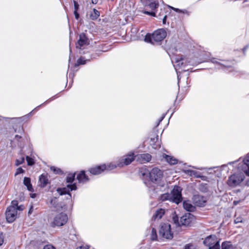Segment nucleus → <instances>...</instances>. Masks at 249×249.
Returning a JSON list of instances; mask_svg holds the SVG:
<instances>
[{
    "label": "nucleus",
    "instance_id": "obj_1",
    "mask_svg": "<svg viewBox=\"0 0 249 249\" xmlns=\"http://www.w3.org/2000/svg\"><path fill=\"white\" fill-rule=\"evenodd\" d=\"M167 36L166 31L163 29H158L152 34H147L144 37L146 42L155 44L163 40Z\"/></svg>",
    "mask_w": 249,
    "mask_h": 249
},
{
    "label": "nucleus",
    "instance_id": "obj_2",
    "mask_svg": "<svg viewBox=\"0 0 249 249\" xmlns=\"http://www.w3.org/2000/svg\"><path fill=\"white\" fill-rule=\"evenodd\" d=\"M17 204V200H14L12 201L11 205L7 208L5 212V216L6 221L8 223H12L18 217V212L15 208Z\"/></svg>",
    "mask_w": 249,
    "mask_h": 249
},
{
    "label": "nucleus",
    "instance_id": "obj_3",
    "mask_svg": "<svg viewBox=\"0 0 249 249\" xmlns=\"http://www.w3.org/2000/svg\"><path fill=\"white\" fill-rule=\"evenodd\" d=\"M67 215L63 213L56 214L53 218V221L51 222V226L54 228L55 227H61L64 225L68 221Z\"/></svg>",
    "mask_w": 249,
    "mask_h": 249
},
{
    "label": "nucleus",
    "instance_id": "obj_4",
    "mask_svg": "<svg viewBox=\"0 0 249 249\" xmlns=\"http://www.w3.org/2000/svg\"><path fill=\"white\" fill-rule=\"evenodd\" d=\"M159 234L162 237L171 239L173 237V233L171 231V226L168 223H161L159 230Z\"/></svg>",
    "mask_w": 249,
    "mask_h": 249
},
{
    "label": "nucleus",
    "instance_id": "obj_5",
    "mask_svg": "<svg viewBox=\"0 0 249 249\" xmlns=\"http://www.w3.org/2000/svg\"><path fill=\"white\" fill-rule=\"evenodd\" d=\"M219 242L214 235H210L203 241V244L208 247L209 249H220Z\"/></svg>",
    "mask_w": 249,
    "mask_h": 249
},
{
    "label": "nucleus",
    "instance_id": "obj_6",
    "mask_svg": "<svg viewBox=\"0 0 249 249\" xmlns=\"http://www.w3.org/2000/svg\"><path fill=\"white\" fill-rule=\"evenodd\" d=\"M244 180V176L241 174H233L231 176L227 181V184L231 187L239 185Z\"/></svg>",
    "mask_w": 249,
    "mask_h": 249
},
{
    "label": "nucleus",
    "instance_id": "obj_7",
    "mask_svg": "<svg viewBox=\"0 0 249 249\" xmlns=\"http://www.w3.org/2000/svg\"><path fill=\"white\" fill-rule=\"evenodd\" d=\"M163 177L162 171L158 168H154L149 173V178L151 181L158 183Z\"/></svg>",
    "mask_w": 249,
    "mask_h": 249
},
{
    "label": "nucleus",
    "instance_id": "obj_8",
    "mask_svg": "<svg viewBox=\"0 0 249 249\" xmlns=\"http://www.w3.org/2000/svg\"><path fill=\"white\" fill-rule=\"evenodd\" d=\"M171 195V199L176 204H178L182 200L181 189L180 187L175 186Z\"/></svg>",
    "mask_w": 249,
    "mask_h": 249
},
{
    "label": "nucleus",
    "instance_id": "obj_9",
    "mask_svg": "<svg viewBox=\"0 0 249 249\" xmlns=\"http://www.w3.org/2000/svg\"><path fill=\"white\" fill-rule=\"evenodd\" d=\"M221 62L217 61L215 58H212L210 59V62L212 63L221 66V69H228L233 65V63L231 61H226L224 60H219Z\"/></svg>",
    "mask_w": 249,
    "mask_h": 249
},
{
    "label": "nucleus",
    "instance_id": "obj_10",
    "mask_svg": "<svg viewBox=\"0 0 249 249\" xmlns=\"http://www.w3.org/2000/svg\"><path fill=\"white\" fill-rule=\"evenodd\" d=\"M195 219L194 216L190 213H187L180 217V226H188L193 222Z\"/></svg>",
    "mask_w": 249,
    "mask_h": 249
},
{
    "label": "nucleus",
    "instance_id": "obj_11",
    "mask_svg": "<svg viewBox=\"0 0 249 249\" xmlns=\"http://www.w3.org/2000/svg\"><path fill=\"white\" fill-rule=\"evenodd\" d=\"M152 156L148 153L138 154L135 156V160L140 163L148 162L151 160Z\"/></svg>",
    "mask_w": 249,
    "mask_h": 249
},
{
    "label": "nucleus",
    "instance_id": "obj_12",
    "mask_svg": "<svg viewBox=\"0 0 249 249\" xmlns=\"http://www.w3.org/2000/svg\"><path fill=\"white\" fill-rule=\"evenodd\" d=\"M77 188L75 184L68 185L67 188H58L57 191L60 195L68 194L70 198L71 197V195L70 192L72 190H75Z\"/></svg>",
    "mask_w": 249,
    "mask_h": 249
},
{
    "label": "nucleus",
    "instance_id": "obj_13",
    "mask_svg": "<svg viewBox=\"0 0 249 249\" xmlns=\"http://www.w3.org/2000/svg\"><path fill=\"white\" fill-rule=\"evenodd\" d=\"M89 44V40L84 33L79 35V38L77 41L76 47L81 49L82 47Z\"/></svg>",
    "mask_w": 249,
    "mask_h": 249
},
{
    "label": "nucleus",
    "instance_id": "obj_14",
    "mask_svg": "<svg viewBox=\"0 0 249 249\" xmlns=\"http://www.w3.org/2000/svg\"><path fill=\"white\" fill-rule=\"evenodd\" d=\"M134 160H135V156H134L133 153L129 154L126 156L124 159H122L117 164V166L122 167L124 165H128L130 164Z\"/></svg>",
    "mask_w": 249,
    "mask_h": 249
},
{
    "label": "nucleus",
    "instance_id": "obj_15",
    "mask_svg": "<svg viewBox=\"0 0 249 249\" xmlns=\"http://www.w3.org/2000/svg\"><path fill=\"white\" fill-rule=\"evenodd\" d=\"M194 203L197 206L202 207L205 205L207 202L206 198L200 195H194L193 197Z\"/></svg>",
    "mask_w": 249,
    "mask_h": 249
},
{
    "label": "nucleus",
    "instance_id": "obj_16",
    "mask_svg": "<svg viewBox=\"0 0 249 249\" xmlns=\"http://www.w3.org/2000/svg\"><path fill=\"white\" fill-rule=\"evenodd\" d=\"M106 169V165L103 164L100 166H97L95 167L91 168L89 172L93 175H98Z\"/></svg>",
    "mask_w": 249,
    "mask_h": 249
},
{
    "label": "nucleus",
    "instance_id": "obj_17",
    "mask_svg": "<svg viewBox=\"0 0 249 249\" xmlns=\"http://www.w3.org/2000/svg\"><path fill=\"white\" fill-rule=\"evenodd\" d=\"M49 180L46 175L42 174L39 178V186L41 187H45L49 183Z\"/></svg>",
    "mask_w": 249,
    "mask_h": 249
},
{
    "label": "nucleus",
    "instance_id": "obj_18",
    "mask_svg": "<svg viewBox=\"0 0 249 249\" xmlns=\"http://www.w3.org/2000/svg\"><path fill=\"white\" fill-rule=\"evenodd\" d=\"M165 211L163 209H159L156 211L155 213L152 218V220H159L164 214Z\"/></svg>",
    "mask_w": 249,
    "mask_h": 249
},
{
    "label": "nucleus",
    "instance_id": "obj_19",
    "mask_svg": "<svg viewBox=\"0 0 249 249\" xmlns=\"http://www.w3.org/2000/svg\"><path fill=\"white\" fill-rule=\"evenodd\" d=\"M77 179L79 182H85L89 180L88 176L84 171H81L76 177Z\"/></svg>",
    "mask_w": 249,
    "mask_h": 249
},
{
    "label": "nucleus",
    "instance_id": "obj_20",
    "mask_svg": "<svg viewBox=\"0 0 249 249\" xmlns=\"http://www.w3.org/2000/svg\"><path fill=\"white\" fill-rule=\"evenodd\" d=\"M183 206L185 210L188 212H194L196 210L195 206H193L189 201H184Z\"/></svg>",
    "mask_w": 249,
    "mask_h": 249
},
{
    "label": "nucleus",
    "instance_id": "obj_21",
    "mask_svg": "<svg viewBox=\"0 0 249 249\" xmlns=\"http://www.w3.org/2000/svg\"><path fill=\"white\" fill-rule=\"evenodd\" d=\"M242 168L245 173L249 176V157L244 159Z\"/></svg>",
    "mask_w": 249,
    "mask_h": 249
},
{
    "label": "nucleus",
    "instance_id": "obj_22",
    "mask_svg": "<svg viewBox=\"0 0 249 249\" xmlns=\"http://www.w3.org/2000/svg\"><path fill=\"white\" fill-rule=\"evenodd\" d=\"M163 157L171 165H174L178 163V160L173 157L164 154L163 155Z\"/></svg>",
    "mask_w": 249,
    "mask_h": 249
},
{
    "label": "nucleus",
    "instance_id": "obj_23",
    "mask_svg": "<svg viewBox=\"0 0 249 249\" xmlns=\"http://www.w3.org/2000/svg\"><path fill=\"white\" fill-rule=\"evenodd\" d=\"M23 184L27 187L28 190L31 192H33L34 189L31 183V179L28 177H25L23 180Z\"/></svg>",
    "mask_w": 249,
    "mask_h": 249
},
{
    "label": "nucleus",
    "instance_id": "obj_24",
    "mask_svg": "<svg viewBox=\"0 0 249 249\" xmlns=\"http://www.w3.org/2000/svg\"><path fill=\"white\" fill-rule=\"evenodd\" d=\"M221 249H236V247L230 241H226L222 243Z\"/></svg>",
    "mask_w": 249,
    "mask_h": 249
},
{
    "label": "nucleus",
    "instance_id": "obj_25",
    "mask_svg": "<svg viewBox=\"0 0 249 249\" xmlns=\"http://www.w3.org/2000/svg\"><path fill=\"white\" fill-rule=\"evenodd\" d=\"M149 173L146 168H141L139 172V175L140 177L145 178L149 176Z\"/></svg>",
    "mask_w": 249,
    "mask_h": 249
},
{
    "label": "nucleus",
    "instance_id": "obj_26",
    "mask_svg": "<svg viewBox=\"0 0 249 249\" xmlns=\"http://www.w3.org/2000/svg\"><path fill=\"white\" fill-rule=\"evenodd\" d=\"M99 16V12L95 9H93V12H92L89 15L90 19L92 20L97 19Z\"/></svg>",
    "mask_w": 249,
    "mask_h": 249
},
{
    "label": "nucleus",
    "instance_id": "obj_27",
    "mask_svg": "<svg viewBox=\"0 0 249 249\" xmlns=\"http://www.w3.org/2000/svg\"><path fill=\"white\" fill-rule=\"evenodd\" d=\"M145 5L148 6L151 10H155L158 7L159 2L153 1L149 3H146Z\"/></svg>",
    "mask_w": 249,
    "mask_h": 249
},
{
    "label": "nucleus",
    "instance_id": "obj_28",
    "mask_svg": "<svg viewBox=\"0 0 249 249\" xmlns=\"http://www.w3.org/2000/svg\"><path fill=\"white\" fill-rule=\"evenodd\" d=\"M51 170L54 173H55L56 174H63L62 171L60 168L55 167L54 166H52L51 167Z\"/></svg>",
    "mask_w": 249,
    "mask_h": 249
},
{
    "label": "nucleus",
    "instance_id": "obj_29",
    "mask_svg": "<svg viewBox=\"0 0 249 249\" xmlns=\"http://www.w3.org/2000/svg\"><path fill=\"white\" fill-rule=\"evenodd\" d=\"M172 220L177 226H180V220L178 221V217L176 214L173 215Z\"/></svg>",
    "mask_w": 249,
    "mask_h": 249
},
{
    "label": "nucleus",
    "instance_id": "obj_30",
    "mask_svg": "<svg viewBox=\"0 0 249 249\" xmlns=\"http://www.w3.org/2000/svg\"><path fill=\"white\" fill-rule=\"evenodd\" d=\"M86 60H85L84 57H81L77 60V62L75 64V66H77L80 65H84L86 64Z\"/></svg>",
    "mask_w": 249,
    "mask_h": 249
},
{
    "label": "nucleus",
    "instance_id": "obj_31",
    "mask_svg": "<svg viewBox=\"0 0 249 249\" xmlns=\"http://www.w3.org/2000/svg\"><path fill=\"white\" fill-rule=\"evenodd\" d=\"M75 178V174H69L66 178V181L68 183H72Z\"/></svg>",
    "mask_w": 249,
    "mask_h": 249
},
{
    "label": "nucleus",
    "instance_id": "obj_32",
    "mask_svg": "<svg viewBox=\"0 0 249 249\" xmlns=\"http://www.w3.org/2000/svg\"><path fill=\"white\" fill-rule=\"evenodd\" d=\"M160 199L162 201H165L168 199H171V195L169 194H164L161 195Z\"/></svg>",
    "mask_w": 249,
    "mask_h": 249
},
{
    "label": "nucleus",
    "instance_id": "obj_33",
    "mask_svg": "<svg viewBox=\"0 0 249 249\" xmlns=\"http://www.w3.org/2000/svg\"><path fill=\"white\" fill-rule=\"evenodd\" d=\"M57 201V200L56 198L54 197L51 200L50 203L53 206L54 208L56 209L57 210H59V208H58V207L57 206V204H56Z\"/></svg>",
    "mask_w": 249,
    "mask_h": 249
},
{
    "label": "nucleus",
    "instance_id": "obj_34",
    "mask_svg": "<svg viewBox=\"0 0 249 249\" xmlns=\"http://www.w3.org/2000/svg\"><path fill=\"white\" fill-rule=\"evenodd\" d=\"M26 159L28 165L31 166L35 163L34 160L32 158H30V157L28 156H26Z\"/></svg>",
    "mask_w": 249,
    "mask_h": 249
},
{
    "label": "nucleus",
    "instance_id": "obj_35",
    "mask_svg": "<svg viewBox=\"0 0 249 249\" xmlns=\"http://www.w3.org/2000/svg\"><path fill=\"white\" fill-rule=\"evenodd\" d=\"M183 59L181 57L179 59L176 58L175 59V63H177V65L180 67L183 65L182 62Z\"/></svg>",
    "mask_w": 249,
    "mask_h": 249
},
{
    "label": "nucleus",
    "instance_id": "obj_36",
    "mask_svg": "<svg viewBox=\"0 0 249 249\" xmlns=\"http://www.w3.org/2000/svg\"><path fill=\"white\" fill-rule=\"evenodd\" d=\"M24 162V158L22 157L19 159H17L16 161V165L18 166L19 165L23 163Z\"/></svg>",
    "mask_w": 249,
    "mask_h": 249
},
{
    "label": "nucleus",
    "instance_id": "obj_37",
    "mask_svg": "<svg viewBox=\"0 0 249 249\" xmlns=\"http://www.w3.org/2000/svg\"><path fill=\"white\" fill-rule=\"evenodd\" d=\"M116 167H117V166L116 165L110 163L109 164L106 166V170H112V169L115 168Z\"/></svg>",
    "mask_w": 249,
    "mask_h": 249
},
{
    "label": "nucleus",
    "instance_id": "obj_38",
    "mask_svg": "<svg viewBox=\"0 0 249 249\" xmlns=\"http://www.w3.org/2000/svg\"><path fill=\"white\" fill-rule=\"evenodd\" d=\"M157 238L156 230L154 228H153L152 230V239L154 240H156Z\"/></svg>",
    "mask_w": 249,
    "mask_h": 249
},
{
    "label": "nucleus",
    "instance_id": "obj_39",
    "mask_svg": "<svg viewBox=\"0 0 249 249\" xmlns=\"http://www.w3.org/2000/svg\"><path fill=\"white\" fill-rule=\"evenodd\" d=\"M24 172V170L22 168L19 167L17 169L16 172L15 174V176H16L18 175L21 174V173H23Z\"/></svg>",
    "mask_w": 249,
    "mask_h": 249
},
{
    "label": "nucleus",
    "instance_id": "obj_40",
    "mask_svg": "<svg viewBox=\"0 0 249 249\" xmlns=\"http://www.w3.org/2000/svg\"><path fill=\"white\" fill-rule=\"evenodd\" d=\"M15 209L17 211L18 210L22 211L24 209V206L23 205H18V201H17V206L15 207Z\"/></svg>",
    "mask_w": 249,
    "mask_h": 249
},
{
    "label": "nucleus",
    "instance_id": "obj_41",
    "mask_svg": "<svg viewBox=\"0 0 249 249\" xmlns=\"http://www.w3.org/2000/svg\"><path fill=\"white\" fill-rule=\"evenodd\" d=\"M4 236L2 232L0 233V246L2 245L4 242Z\"/></svg>",
    "mask_w": 249,
    "mask_h": 249
},
{
    "label": "nucleus",
    "instance_id": "obj_42",
    "mask_svg": "<svg viewBox=\"0 0 249 249\" xmlns=\"http://www.w3.org/2000/svg\"><path fill=\"white\" fill-rule=\"evenodd\" d=\"M43 249H56V248L53 245L51 244H48L45 245Z\"/></svg>",
    "mask_w": 249,
    "mask_h": 249
},
{
    "label": "nucleus",
    "instance_id": "obj_43",
    "mask_svg": "<svg viewBox=\"0 0 249 249\" xmlns=\"http://www.w3.org/2000/svg\"><path fill=\"white\" fill-rule=\"evenodd\" d=\"M73 4H74V11H78V9H79V4L78 3V2L75 0L73 1Z\"/></svg>",
    "mask_w": 249,
    "mask_h": 249
},
{
    "label": "nucleus",
    "instance_id": "obj_44",
    "mask_svg": "<svg viewBox=\"0 0 249 249\" xmlns=\"http://www.w3.org/2000/svg\"><path fill=\"white\" fill-rule=\"evenodd\" d=\"M243 221V218L242 217H238L234 220V223L235 224L242 222Z\"/></svg>",
    "mask_w": 249,
    "mask_h": 249
},
{
    "label": "nucleus",
    "instance_id": "obj_45",
    "mask_svg": "<svg viewBox=\"0 0 249 249\" xmlns=\"http://www.w3.org/2000/svg\"><path fill=\"white\" fill-rule=\"evenodd\" d=\"M143 13L146 15H150L151 16H153V17L156 16V13L154 12H148V11H145Z\"/></svg>",
    "mask_w": 249,
    "mask_h": 249
},
{
    "label": "nucleus",
    "instance_id": "obj_46",
    "mask_svg": "<svg viewBox=\"0 0 249 249\" xmlns=\"http://www.w3.org/2000/svg\"><path fill=\"white\" fill-rule=\"evenodd\" d=\"M150 139L151 141H152L153 142H156L158 140V136L157 135L154 137H151Z\"/></svg>",
    "mask_w": 249,
    "mask_h": 249
},
{
    "label": "nucleus",
    "instance_id": "obj_47",
    "mask_svg": "<svg viewBox=\"0 0 249 249\" xmlns=\"http://www.w3.org/2000/svg\"><path fill=\"white\" fill-rule=\"evenodd\" d=\"M76 249H89V246H81V247H79L76 248Z\"/></svg>",
    "mask_w": 249,
    "mask_h": 249
},
{
    "label": "nucleus",
    "instance_id": "obj_48",
    "mask_svg": "<svg viewBox=\"0 0 249 249\" xmlns=\"http://www.w3.org/2000/svg\"><path fill=\"white\" fill-rule=\"evenodd\" d=\"M74 15L76 19H78L79 18V15L77 11H74Z\"/></svg>",
    "mask_w": 249,
    "mask_h": 249
},
{
    "label": "nucleus",
    "instance_id": "obj_49",
    "mask_svg": "<svg viewBox=\"0 0 249 249\" xmlns=\"http://www.w3.org/2000/svg\"><path fill=\"white\" fill-rule=\"evenodd\" d=\"M166 18H167V16H166V15H165V16L164 17V18H163V19H162V22H163V24H165V23H166Z\"/></svg>",
    "mask_w": 249,
    "mask_h": 249
},
{
    "label": "nucleus",
    "instance_id": "obj_50",
    "mask_svg": "<svg viewBox=\"0 0 249 249\" xmlns=\"http://www.w3.org/2000/svg\"><path fill=\"white\" fill-rule=\"evenodd\" d=\"M248 47H249V46H248V45H246L245 47H244L243 48L242 50H243V53H245V51H246V50L248 48Z\"/></svg>",
    "mask_w": 249,
    "mask_h": 249
},
{
    "label": "nucleus",
    "instance_id": "obj_51",
    "mask_svg": "<svg viewBox=\"0 0 249 249\" xmlns=\"http://www.w3.org/2000/svg\"><path fill=\"white\" fill-rule=\"evenodd\" d=\"M203 186L201 189H200V190L203 191V192H206L207 191V188H203Z\"/></svg>",
    "mask_w": 249,
    "mask_h": 249
},
{
    "label": "nucleus",
    "instance_id": "obj_52",
    "mask_svg": "<svg viewBox=\"0 0 249 249\" xmlns=\"http://www.w3.org/2000/svg\"><path fill=\"white\" fill-rule=\"evenodd\" d=\"M32 211H33V207L32 206V207H31V208L30 209V210H29V212H28V213H29V214H31V213H32Z\"/></svg>",
    "mask_w": 249,
    "mask_h": 249
},
{
    "label": "nucleus",
    "instance_id": "obj_53",
    "mask_svg": "<svg viewBox=\"0 0 249 249\" xmlns=\"http://www.w3.org/2000/svg\"><path fill=\"white\" fill-rule=\"evenodd\" d=\"M190 246L189 245H187L185 246V249H190Z\"/></svg>",
    "mask_w": 249,
    "mask_h": 249
},
{
    "label": "nucleus",
    "instance_id": "obj_54",
    "mask_svg": "<svg viewBox=\"0 0 249 249\" xmlns=\"http://www.w3.org/2000/svg\"><path fill=\"white\" fill-rule=\"evenodd\" d=\"M172 8L173 9H174L176 11H179V10L178 9H177V8H173V7H172Z\"/></svg>",
    "mask_w": 249,
    "mask_h": 249
},
{
    "label": "nucleus",
    "instance_id": "obj_55",
    "mask_svg": "<svg viewBox=\"0 0 249 249\" xmlns=\"http://www.w3.org/2000/svg\"><path fill=\"white\" fill-rule=\"evenodd\" d=\"M15 138L20 139V138H21V137H20V136H18V135H16L15 136Z\"/></svg>",
    "mask_w": 249,
    "mask_h": 249
},
{
    "label": "nucleus",
    "instance_id": "obj_56",
    "mask_svg": "<svg viewBox=\"0 0 249 249\" xmlns=\"http://www.w3.org/2000/svg\"><path fill=\"white\" fill-rule=\"evenodd\" d=\"M164 117V116H162V117L161 118V119H160V121H161L163 119Z\"/></svg>",
    "mask_w": 249,
    "mask_h": 249
},
{
    "label": "nucleus",
    "instance_id": "obj_57",
    "mask_svg": "<svg viewBox=\"0 0 249 249\" xmlns=\"http://www.w3.org/2000/svg\"><path fill=\"white\" fill-rule=\"evenodd\" d=\"M92 3H96V2H95V0H94V1H93V0H92Z\"/></svg>",
    "mask_w": 249,
    "mask_h": 249
},
{
    "label": "nucleus",
    "instance_id": "obj_58",
    "mask_svg": "<svg viewBox=\"0 0 249 249\" xmlns=\"http://www.w3.org/2000/svg\"><path fill=\"white\" fill-rule=\"evenodd\" d=\"M92 3H96V2H95V0H94V1H93V0H92Z\"/></svg>",
    "mask_w": 249,
    "mask_h": 249
},
{
    "label": "nucleus",
    "instance_id": "obj_59",
    "mask_svg": "<svg viewBox=\"0 0 249 249\" xmlns=\"http://www.w3.org/2000/svg\"><path fill=\"white\" fill-rule=\"evenodd\" d=\"M35 195V194H33L32 196H31L32 197H34V196Z\"/></svg>",
    "mask_w": 249,
    "mask_h": 249
},
{
    "label": "nucleus",
    "instance_id": "obj_60",
    "mask_svg": "<svg viewBox=\"0 0 249 249\" xmlns=\"http://www.w3.org/2000/svg\"><path fill=\"white\" fill-rule=\"evenodd\" d=\"M70 53H71V49H70Z\"/></svg>",
    "mask_w": 249,
    "mask_h": 249
},
{
    "label": "nucleus",
    "instance_id": "obj_61",
    "mask_svg": "<svg viewBox=\"0 0 249 249\" xmlns=\"http://www.w3.org/2000/svg\"><path fill=\"white\" fill-rule=\"evenodd\" d=\"M248 184H249V182H248Z\"/></svg>",
    "mask_w": 249,
    "mask_h": 249
}]
</instances>
